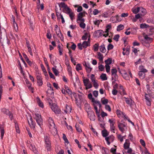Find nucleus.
Returning <instances> with one entry per match:
<instances>
[{
	"mask_svg": "<svg viewBox=\"0 0 154 154\" xmlns=\"http://www.w3.org/2000/svg\"><path fill=\"white\" fill-rule=\"evenodd\" d=\"M113 48V45L111 44H109L108 45L107 48L108 50H109L112 49Z\"/></svg>",
	"mask_w": 154,
	"mask_h": 154,
	"instance_id": "63",
	"label": "nucleus"
},
{
	"mask_svg": "<svg viewBox=\"0 0 154 154\" xmlns=\"http://www.w3.org/2000/svg\"><path fill=\"white\" fill-rule=\"evenodd\" d=\"M82 66L80 64H77L76 66V69L77 71H79L82 69Z\"/></svg>",
	"mask_w": 154,
	"mask_h": 154,
	"instance_id": "53",
	"label": "nucleus"
},
{
	"mask_svg": "<svg viewBox=\"0 0 154 154\" xmlns=\"http://www.w3.org/2000/svg\"><path fill=\"white\" fill-rule=\"evenodd\" d=\"M100 51L102 53H105L106 52V50L104 45L103 44L100 47Z\"/></svg>",
	"mask_w": 154,
	"mask_h": 154,
	"instance_id": "25",
	"label": "nucleus"
},
{
	"mask_svg": "<svg viewBox=\"0 0 154 154\" xmlns=\"http://www.w3.org/2000/svg\"><path fill=\"white\" fill-rule=\"evenodd\" d=\"M35 75L37 80L42 79V76L41 74L39 71H36Z\"/></svg>",
	"mask_w": 154,
	"mask_h": 154,
	"instance_id": "30",
	"label": "nucleus"
},
{
	"mask_svg": "<svg viewBox=\"0 0 154 154\" xmlns=\"http://www.w3.org/2000/svg\"><path fill=\"white\" fill-rule=\"evenodd\" d=\"M51 108L52 110L56 114H58L60 113V109L56 104H53L51 106Z\"/></svg>",
	"mask_w": 154,
	"mask_h": 154,
	"instance_id": "9",
	"label": "nucleus"
},
{
	"mask_svg": "<svg viewBox=\"0 0 154 154\" xmlns=\"http://www.w3.org/2000/svg\"><path fill=\"white\" fill-rule=\"evenodd\" d=\"M75 127L76 130L78 132H80L82 131V130L81 128L79 127V126L78 125L76 124L75 125Z\"/></svg>",
	"mask_w": 154,
	"mask_h": 154,
	"instance_id": "52",
	"label": "nucleus"
},
{
	"mask_svg": "<svg viewBox=\"0 0 154 154\" xmlns=\"http://www.w3.org/2000/svg\"><path fill=\"white\" fill-rule=\"evenodd\" d=\"M93 23L95 25L98 26L100 23V21L99 20L96 19L93 21Z\"/></svg>",
	"mask_w": 154,
	"mask_h": 154,
	"instance_id": "57",
	"label": "nucleus"
},
{
	"mask_svg": "<svg viewBox=\"0 0 154 154\" xmlns=\"http://www.w3.org/2000/svg\"><path fill=\"white\" fill-rule=\"evenodd\" d=\"M56 152L57 154H64V151L63 150L60 149V150H59V151L58 150H56Z\"/></svg>",
	"mask_w": 154,
	"mask_h": 154,
	"instance_id": "64",
	"label": "nucleus"
},
{
	"mask_svg": "<svg viewBox=\"0 0 154 154\" xmlns=\"http://www.w3.org/2000/svg\"><path fill=\"white\" fill-rule=\"evenodd\" d=\"M1 111L2 113L7 115L10 112L8 109L5 108H3L1 109Z\"/></svg>",
	"mask_w": 154,
	"mask_h": 154,
	"instance_id": "32",
	"label": "nucleus"
},
{
	"mask_svg": "<svg viewBox=\"0 0 154 154\" xmlns=\"http://www.w3.org/2000/svg\"><path fill=\"white\" fill-rule=\"evenodd\" d=\"M139 14L141 16H144L146 14V10L145 8L141 7H140L139 8Z\"/></svg>",
	"mask_w": 154,
	"mask_h": 154,
	"instance_id": "18",
	"label": "nucleus"
},
{
	"mask_svg": "<svg viewBox=\"0 0 154 154\" xmlns=\"http://www.w3.org/2000/svg\"><path fill=\"white\" fill-rule=\"evenodd\" d=\"M54 30L55 31L57 36L60 38L61 41H63V36L60 32V28L57 25H55Z\"/></svg>",
	"mask_w": 154,
	"mask_h": 154,
	"instance_id": "6",
	"label": "nucleus"
},
{
	"mask_svg": "<svg viewBox=\"0 0 154 154\" xmlns=\"http://www.w3.org/2000/svg\"><path fill=\"white\" fill-rule=\"evenodd\" d=\"M83 83L84 86L85 87V89L87 90L92 87V85L91 82L88 79H85L83 80Z\"/></svg>",
	"mask_w": 154,
	"mask_h": 154,
	"instance_id": "7",
	"label": "nucleus"
},
{
	"mask_svg": "<svg viewBox=\"0 0 154 154\" xmlns=\"http://www.w3.org/2000/svg\"><path fill=\"white\" fill-rule=\"evenodd\" d=\"M100 77L102 81L106 80L107 79L106 74L104 73L102 74L101 75Z\"/></svg>",
	"mask_w": 154,
	"mask_h": 154,
	"instance_id": "37",
	"label": "nucleus"
},
{
	"mask_svg": "<svg viewBox=\"0 0 154 154\" xmlns=\"http://www.w3.org/2000/svg\"><path fill=\"white\" fill-rule=\"evenodd\" d=\"M85 109L87 113L88 111H92L91 110V108L90 105L88 103H85Z\"/></svg>",
	"mask_w": 154,
	"mask_h": 154,
	"instance_id": "22",
	"label": "nucleus"
},
{
	"mask_svg": "<svg viewBox=\"0 0 154 154\" xmlns=\"http://www.w3.org/2000/svg\"><path fill=\"white\" fill-rule=\"evenodd\" d=\"M124 26L123 25L120 24L117 26V30L119 31L124 29Z\"/></svg>",
	"mask_w": 154,
	"mask_h": 154,
	"instance_id": "38",
	"label": "nucleus"
},
{
	"mask_svg": "<svg viewBox=\"0 0 154 154\" xmlns=\"http://www.w3.org/2000/svg\"><path fill=\"white\" fill-rule=\"evenodd\" d=\"M71 109L70 106L67 105H66V109L64 110V112L66 113L71 112Z\"/></svg>",
	"mask_w": 154,
	"mask_h": 154,
	"instance_id": "29",
	"label": "nucleus"
},
{
	"mask_svg": "<svg viewBox=\"0 0 154 154\" xmlns=\"http://www.w3.org/2000/svg\"><path fill=\"white\" fill-rule=\"evenodd\" d=\"M114 138L113 135H111L105 138V139L108 145H110V142H113L114 140Z\"/></svg>",
	"mask_w": 154,
	"mask_h": 154,
	"instance_id": "13",
	"label": "nucleus"
},
{
	"mask_svg": "<svg viewBox=\"0 0 154 154\" xmlns=\"http://www.w3.org/2000/svg\"><path fill=\"white\" fill-rule=\"evenodd\" d=\"M29 125L32 128H34L35 127V123L32 121V119L31 116H29V120H28Z\"/></svg>",
	"mask_w": 154,
	"mask_h": 154,
	"instance_id": "14",
	"label": "nucleus"
},
{
	"mask_svg": "<svg viewBox=\"0 0 154 154\" xmlns=\"http://www.w3.org/2000/svg\"><path fill=\"white\" fill-rule=\"evenodd\" d=\"M34 117L37 124L41 127L43 123L41 115L38 113H35Z\"/></svg>",
	"mask_w": 154,
	"mask_h": 154,
	"instance_id": "8",
	"label": "nucleus"
},
{
	"mask_svg": "<svg viewBox=\"0 0 154 154\" xmlns=\"http://www.w3.org/2000/svg\"><path fill=\"white\" fill-rule=\"evenodd\" d=\"M88 117L91 120L94 121L95 119V116L94 112L93 111H88Z\"/></svg>",
	"mask_w": 154,
	"mask_h": 154,
	"instance_id": "12",
	"label": "nucleus"
},
{
	"mask_svg": "<svg viewBox=\"0 0 154 154\" xmlns=\"http://www.w3.org/2000/svg\"><path fill=\"white\" fill-rule=\"evenodd\" d=\"M117 137L121 142H122L123 140V138H124V137L122 136L121 134H119L117 135Z\"/></svg>",
	"mask_w": 154,
	"mask_h": 154,
	"instance_id": "47",
	"label": "nucleus"
},
{
	"mask_svg": "<svg viewBox=\"0 0 154 154\" xmlns=\"http://www.w3.org/2000/svg\"><path fill=\"white\" fill-rule=\"evenodd\" d=\"M89 40H88V42L84 41L82 44L83 47L84 48H86L88 46L90 45V42H88Z\"/></svg>",
	"mask_w": 154,
	"mask_h": 154,
	"instance_id": "33",
	"label": "nucleus"
},
{
	"mask_svg": "<svg viewBox=\"0 0 154 154\" xmlns=\"http://www.w3.org/2000/svg\"><path fill=\"white\" fill-rule=\"evenodd\" d=\"M102 134L103 136L106 138L109 135V133L106 130L104 129L102 131Z\"/></svg>",
	"mask_w": 154,
	"mask_h": 154,
	"instance_id": "27",
	"label": "nucleus"
},
{
	"mask_svg": "<svg viewBox=\"0 0 154 154\" xmlns=\"http://www.w3.org/2000/svg\"><path fill=\"white\" fill-rule=\"evenodd\" d=\"M102 149L103 151V154H106L108 153V149H107L103 147H102Z\"/></svg>",
	"mask_w": 154,
	"mask_h": 154,
	"instance_id": "59",
	"label": "nucleus"
},
{
	"mask_svg": "<svg viewBox=\"0 0 154 154\" xmlns=\"http://www.w3.org/2000/svg\"><path fill=\"white\" fill-rule=\"evenodd\" d=\"M139 71L144 73L146 72H148V70L144 68V66L141 65L139 67Z\"/></svg>",
	"mask_w": 154,
	"mask_h": 154,
	"instance_id": "26",
	"label": "nucleus"
},
{
	"mask_svg": "<svg viewBox=\"0 0 154 154\" xmlns=\"http://www.w3.org/2000/svg\"><path fill=\"white\" fill-rule=\"evenodd\" d=\"M118 127L119 130L122 133H124L125 131L127 130V128L126 125L124 123H119Z\"/></svg>",
	"mask_w": 154,
	"mask_h": 154,
	"instance_id": "10",
	"label": "nucleus"
},
{
	"mask_svg": "<svg viewBox=\"0 0 154 154\" xmlns=\"http://www.w3.org/2000/svg\"><path fill=\"white\" fill-rule=\"evenodd\" d=\"M90 79L92 82L97 80L95 79L94 75L93 74L91 75Z\"/></svg>",
	"mask_w": 154,
	"mask_h": 154,
	"instance_id": "54",
	"label": "nucleus"
},
{
	"mask_svg": "<svg viewBox=\"0 0 154 154\" xmlns=\"http://www.w3.org/2000/svg\"><path fill=\"white\" fill-rule=\"evenodd\" d=\"M88 33H85L84 35L82 37V39L83 40H86L88 38Z\"/></svg>",
	"mask_w": 154,
	"mask_h": 154,
	"instance_id": "55",
	"label": "nucleus"
},
{
	"mask_svg": "<svg viewBox=\"0 0 154 154\" xmlns=\"http://www.w3.org/2000/svg\"><path fill=\"white\" fill-rule=\"evenodd\" d=\"M119 35H115L113 39L116 42H117L119 40Z\"/></svg>",
	"mask_w": 154,
	"mask_h": 154,
	"instance_id": "62",
	"label": "nucleus"
},
{
	"mask_svg": "<svg viewBox=\"0 0 154 154\" xmlns=\"http://www.w3.org/2000/svg\"><path fill=\"white\" fill-rule=\"evenodd\" d=\"M138 75L140 77V78L142 79H144L145 77V73L139 71Z\"/></svg>",
	"mask_w": 154,
	"mask_h": 154,
	"instance_id": "35",
	"label": "nucleus"
},
{
	"mask_svg": "<svg viewBox=\"0 0 154 154\" xmlns=\"http://www.w3.org/2000/svg\"><path fill=\"white\" fill-rule=\"evenodd\" d=\"M105 62L106 63L105 65H109L112 63V60L110 58H108V59L106 60L105 61Z\"/></svg>",
	"mask_w": 154,
	"mask_h": 154,
	"instance_id": "43",
	"label": "nucleus"
},
{
	"mask_svg": "<svg viewBox=\"0 0 154 154\" xmlns=\"http://www.w3.org/2000/svg\"><path fill=\"white\" fill-rule=\"evenodd\" d=\"M101 102L103 104L106 105L108 103V100L107 99L102 98L101 100Z\"/></svg>",
	"mask_w": 154,
	"mask_h": 154,
	"instance_id": "40",
	"label": "nucleus"
},
{
	"mask_svg": "<svg viewBox=\"0 0 154 154\" xmlns=\"http://www.w3.org/2000/svg\"><path fill=\"white\" fill-rule=\"evenodd\" d=\"M130 142L129 140L128 139H126L125 140V142L124 144V147L125 149H128L130 146Z\"/></svg>",
	"mask_w": 154,
	"mask_h": 154,
	"instance_id": "20",
	"label": "nucleus"
},
{
	"mask_svg": "<svg viewBox=\"0 0 154 154\" xmlns=\"http://www.w3.org/2000/svg\"><path fill=\"white\" fill-rule=\"evenodd\" d=\"M49 124V127L50 129V131L51 134L54 135L57 134V130L55 128V125L53 120L52 119L51 117H49L48 119Z\"/></svg>",
	"mask_w": 154,
	"mask_h": 154,
	"instance_id": "1",
	"label": "nucleus"
},
{
	"mask_svg": "<svg viewBox=\"0 0 154 154\" xmlns=\"http://www.w3.org/2000/svg\"><path fill=\"white\" fill-rule=\"evenodd\" d=\"M58 4L60 7V10H61V8H63V11L67 14L71 12L70 9L65 4V3L62 2L58 3Z\"/></svg>",
	"mask_w": 154,
	"mask_h": 154,
	"instance_id": "3",
	"label": "nucleus"
},
{
	"mask_svg": "<svg viewBox=\"0 0 154 154\" xmlns=\"http://www.w3.org/2000/svg\"><path fill=\"white\" fill-rule=\"evenodd\" d=\"M83 14V12H80L78 14L76 21L78 23H79V21L82 20L83 21L84 20V19L82 18Z\"/></svg>",
	"mask_w": 154,
	"mask_h": 154,
	"instance_id": "16",
	"label": "nucleus"
},
{
	"mask_svg": "<svg viewBox=\"0 0 154 154\" xmlns=\"http://www.w3.org/2000/svg\"><path fill=\"white\" fill-rule=\"evenodd\" d=\"M44 140L45 143V147L48 151L51 149V143L50 140V137L46 134L44 135Z\"/></svg>",
	"mask_w": 154,
	"mask_h": 154,
	"instance_id": "4",
	"label": "nucleus"
},
{
	"mask_svg": "<svg viewBox=\"0 0 154 154\" xmlns=\"http://www.w3.org/2000/svg\"><path fill=\"white\" fill-rule=\"evenodd\" d=\"M83 65L85 67L87 72L90 73L92 69V68L91 67L90 64L89 63H86L85 62L83 63Z\"/></svg>",
	"mask_w": 154,
	"mask_h": 154,
	"instance_id": "11",
	"label": "nucleus"
},
{
	"mask_svg": "<svg viewBox=\"0 0 154 154\" xmlns=\"http://www.w3.org/2000/svg\"><path fill=\"white\" fill-rule=\"evenodd\" d=\"M106 71L107 73H110V66L109 65H105Z\"/></svg>",
	"mask_w": 154,
	"mask_h": 154,
	"instance_id": "49",
	"label": "nucleus"
},
{
	"mask_svg": "<svg viewBox=\"0 0 154 154\" xmlns=\"http://www.w3.org/2000/svg\"><path fill=\"white\" fill-rule=\"evenodd\" d=\"M12 23L14 30L16 32H17L18 30V27L16 23L15 22Z\"/></svg>",
	"mask_w": 154,
	"mask_h": 154,
	"instance_id": "44",
	"label": "nucleus"
},
{
	"mask_svg": "<svg viewBox=\"0 0 154 154\" xmlns=\"http://www.w3.org/2000/svg\"><path fill=\"white\" fill-rule=\"evenodd\" d=\"M144 39L141 40L142 44L146 47L150 46V43L152 42V38L148 36L147 35H144Z\"/></svg>",
	"mask_w": 154,
	"mask_h": 154,
	"instance_id": "2",
	"label": "nucleus"
},
{
	"mask_svg": "<svg viewBox=\"0 0 154 154\" xmlns=\"http://www.w3.org/2000/svg\"><path fill=\"white\" fill-rule=\"evenodd\" d=\"M99 45L98 43H96L93 45V48L95 51H97L99 49Z\"/></svg>",
	"mask_w": 154,
	"mask_h": 154,
	"instance_id": "39",
	"label": "nucleus"
},
{
	"mask_svg": "<svg viewBox=\"0 0 154 154\" xmlns=\"http://www.w3.org/2000/svg\"><path fill=\"white\" fill-rule=\"evenodd\" d=\"M0 130H1V139H3L4 133H5V131L3 127H2L1 128H0Z\"/></svg>",
	"mask_w": 154,
	"mask_h": 154,
	"instance_id": "41",
	"label": "nucleus"
},
{
	"mask_svg": "<svg viewBox=\"0 0 154 154\" xmlns=\"http://www.w3.org/2000/svg\"><path fill=\"white\" fill-rule=\"evenodd\" d=\"M30 149L32 150L34 153L36 154L37 152V150L36 148L35 147V146L32 144H31L29 147Z\"/></svg>",
	"mask_w": 154,
	"mask_h": 154,
	"instance_id": "23",
	"label": "nucleus"
},
{
	"mask_svg": "<svg viewBox=\"0 0 154 154\" xmlns=\"http://www.w3.org/2000/svg\"><path fill=\"white\" fill-rule=\"evenodd\" d=\"M139 8L140 7L133 8L131 9V11L134 14H136L139 12Z\"/></svg>",
	"mask_w": 154,
	"mask_h": 154,
	"instance_id": "28",
	"label": "nucleus"
},
{
	"mask_svg": "<svg viewBox=\"0 0 154 154\" xmlns=\"http://www.w3.org/2000/svg\"><path fill=\"white\" fill-rule=\"evenodd\" d=\"M99 69L101 71H103L104 70V68L102 64L100 65L98 67Z\"/></svg>",
	"mask_w": 154,
	"mask_h": 154,
	"instance_id": "58",
	"label": "nucleus"
},
{
	"mask_svg": "<svg viewBox=\"0 0 154 154\" xmlns=\"http://www.w3.org/2000/svg\"><path fill=\"white\" fill-rule=\"evenodd\" d=\"M117 16H113L111 17L110 20L112 21L113 23L117 22Z\"/></svg>",
	"mask_w": 154,
	"mask_h": 154,
	"instance_id": "42",
	"label": "nucleus"
},
{
	"mask_svg": "<svg viewBox=\"0 0 154 154\" xmlns=\"http://www.w3.org/2000/svg\"><path fill=\"white\" fill-rule=\"evenodd\" d=\"M68 14H69V16L71 19L72 20L74 16V13L72 12H70L69 13H68Z\"/></svg>",
	"mask_w": 154,
	"mask_h": 154,
	"instance_id": "51",
	"label": "nucleus"
},
{
	"mask_svg": "<svg viewBox=\"0 0 154 154\" xmlns=\"http://www.w3.org/2000/svg\"><path fill=\"white\" fill-rule=\"evenodd\" d=\"M122 75L123 77L126 80H128L129 79V77L126 70L124 69H122Z\"/></svg>",
	"mask_w": 154,
	"mask_h": 154,
	"instance_id": "15",
	"label": "nucleus"
},
{
	"mask_svg": "<svg viewBox=\"0 0 154 154\" xmlns=\"http://www.w3.org/2000/svg\"><path fill=\"white\" fill-rule=\"evenodd\" d=\"M123 98L125 99V101L127 104L130 106L132 105L133 101L131 99L129 100L128 98L125 97H124Z\"/></svg>",
	"mask_w": 154,
	"mask_h": 154,
	"instance_id": "21",
	"label": "nucleus"
},
{
	"mask_svg": "<svg viewBox=\"0 0 154 154\" xmlns=\"http://www.w3.org/2000/svg\"><path fill=\"white\" fill-rule=\"evenodd\" d=\"M31 84H29V85H28L27 87L30 91H31V92L33 93L34 92V88H32L31 86Z\"/></svg>",
	"mask_w": 154,
	"mask_h": 154,
	"instance_id": "56",
	"label": "nucleus"
},
{
	"mask_svg": "<svg viewBox=\"0 0 154 154\" xmlns=\"http://www.w3.org/2000/svg\"><path fill=\"white\" fill-rule=\"evenodd\" d=\"M36 101L38 103V105L41 107L43 108L44 107V105L43 102L41 101L40 98L37 97L36 98Z\"/></svg>",
	"mask_w": 154,
	"mask_h": 154,
	"instance_id": "19",
	"label": "nucleus"
},
{
	"mask_svg": "<svg viewBox=\"0 0 154 154\" xmlns=\"http://www.w3.org/2000/svg\"><path fill=\"white\" fill-rule=\"evenodd\" d=\"M113 81L112 82V84L114 85L113 86V89H116L118 88V85L117 83Z\"/></svg>",
	"mask_w": 154,
	"mask_h": 154,
	"instance_id": "60",
	"label": "nucleus"
},
{
	"mask_svg": "<svg viewBox=\"0 0 154 154\" xmlns=\"http://www.w3.org/2000/svg\"><path fill=\"white\" fill-rule=\"evenodd\" d=\"M38 85L39 86H41L43 84L42 79L37 80Z\"/></svg>",
	"mask_w": 154,
	"mask_h": 154,
	"instance_id": "61",
	"label": "nucleus"
},
{
	"mask_svg": "<svg viewBox=\"0 0 154 154\" xmlns=\"http://www.w3.org/2000/svg\"><path fill=\"white\" fill-rule=\"evenodd\" d=\"M52 70L56 76H57L59 74V72L55 68L53 67Z\"/></svg>",
	"mask_w": 154,
	"mask_h": 154,
	"instance_id": "45",
	"label": "nucleus"
},
{
	"mask_svg": "<svg viewBox=\"0 0 154 154\" xmlns=\"http://www.w3.org/2000/svg\"><path fill=\"white\" fill-rule=\"evenodd\" d=\"M5 36H7L5 30L0 26V42L3 44L5 41Z\"/></svg>",
	"mask_w": 154,
	"mask_h": 154,
	"instance_id": "5",
	"label": "nucleus"
},
{
	"mask_svg": "<svg viewBox=\"0 0 154 154\" xmlns=\"http://www.w3.org/2000/svg\"><path fill=\"white\" fill-rule=\"evenodd\" d=\"M105 108L106 109L109 111L110 112L111 111V109L110 106L108 105H105Z\"/></svg>",
	"mask_w": 154,
	"mask_h": 154,
	"instance_id": "50",
	"label": "nucleus"
},
{
	"mask_svg": "<svg viewBox=\"0 0 154 154\" xmlns=\"http://www.w3.org/2000/svg\"><path fill=\"white\" fill-rule=\"evenodd\" d=\"M137 28L133 27L131 29V32L132 34H134L136 33Z\"/></svg>",
	"mask_w": 154,
	"mask_h": 154,
	"instance_id": "48",
	"label": "nucleus"
},
{
	"mask_svg": "<svg viewBox=\"0 0 154 154\" xmlns=\"http://www.w3.org/2000/svg\"><path fill=\"white\" fill-rule=\"evenodd\" d=\"M95 88H97L99 86L98 83V81L97 80L96 81L92 82Z\"/></svg>",
	"mask_w": 154,
	"mask_h": 154,
	"instance_id": "46",
	"label": "nucleus"
},
{
	"mask_svg": "<svg viewBox=\"0 0 154 154\" xmlns=\"http://www.w3.org/2000/svg\"><path fill=\"white\" fill-rule=\"evenodd\" d=\"M85 20L82 21V20L79 21V23L80 22L79 24V26L82 28L84 29L85 28L86 25L85 23H84Z\"/></svg>",
	"mask_w": 154,
	"mask_h": 154,
	"instance_id": "34",
	"label": "nucleus"
},
{
	"mask_svg": "<svg viewBox=\"0 0 154 154\" xmlns=\"http://www.w3.org/2000/svg\"><path fill=\"white\" fill-rule=\"evenodd\" d=\"M149 95L146 94L145 95V98L146 99V105L148 106H150L151 105V101L150 98H149Z\"/></svg>",
	"mask_w": 154,
	"mask_h": 154,
	"instance_id": "17",
	"label": "nucleus"
},
{
	"mask_svg": "<svg viewBox=\"0 0 154 154\" xmlns=\"http://www.w3.org/2000/svg\"><path fill=\"white\" fill-rule=\"evenodd\" d=\"M97 55L98 59L100 61H102L103 60V56L102 54L100 52H97Z\"/></svg>",
	"mask_w": 154,
	"mask_h": 154,
	"instance_id": "31",
	"label": "nucleus"
},
{
	"mask_svg": "<svg viewBox=\"0 0 154 154\" xmlns=\"http://www.w3.org/2000/svg\"><path fill=\"white\" fill-rule=\"evenodd\" d=\"M111 28V26L110 25H108L106 26V31L105 32V33L103 34V36L105 37H106L108 36L109 34L108 32L109 31V29Z\"/></svg>",
	"mask_w": 154,
	"mask_h": 154,
	"instance_id": "24",
	"label": "nucleus"
},
{
	"mask_svg": "<svg viewBox=\"0 0 154 154\" xmlns=\"http://www.w3.org/2000/svg\"><path fill=\"white\" fill-rule=\"evenodd\" d=\"M118 78V76L116 74H112V79L115 82Z\"/></svg>",
	"mask_w": 154,
	"mask_h": 154,
	"instance_id": "36",
	"label": "nucleus"
}]
</instances>
